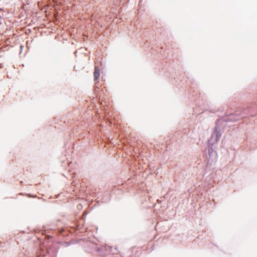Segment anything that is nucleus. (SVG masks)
I'll list each match as a JSON object with an SVG mask.
<instances>
[{
	"mask_svg": "<svg viewBox=\"0 0 257 257\" xmlns=\"http://www.w3.org/2000/svg\"><path fill=\"white\" fill-rule=\"evenodd\" d=\"M105 248H111V247H109V246H107L105 247Z\"/></svg>",
	"mask_w": 257,
	"mask_h": 257,
	"instance_id": "2",
	"label": "nucleus"
},
{
	"mask_svg": "<svg viewBox=\"0 0 257 257\" xmlns=\"http://www.w3.org/2000/svg\"><path fill=\"white\" fill-rule=\"evenodd\" d=\"M100 76L99 70L97 66H95L94 72V80H97Z\"/></svg>",
	"mask_w": 257,
	"mask_h": 257,
	"instance_id": "1",
	"label": "nucleus"
}]
</instances>
